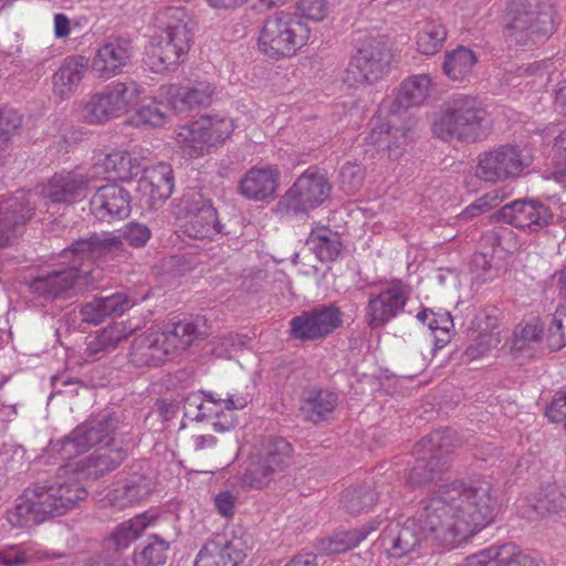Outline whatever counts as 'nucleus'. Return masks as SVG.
<instances>
[{
  "label": "nucleus",
  "mask_w": 566,
  "mask_h": 566,
  "mask_svg": "<svg viewBox=\"0 0 566 566\" xmlns=\"http://www.w3.org/2000/svg\"><path fill=\"white\" fill-rule=\"evenodd\" d=\"M167 356L163 332L150 328L134 338L128 360L138 368L153 367L160 365Z\"/></svg>",
  "instance_id": "nucleus-26"
},
{
  "label": "nucleus",
  "mask_w": 566,
  "mask_h": 566,
  "mask_svg": "<svg viewBox=\"0 0 566 566\" xmlns=\"http://www.w3.org/2000/svg\"><path fill=\"white\" fill-rule=\"evenodd\" d=\"M457 441L455 431L450 428L436 430L413 447L416 462L408 474V483L419 486L440 479L449 470V453Z\"/></svg>",
  "instance_id": "nucleus-7"
},
{
  "label": "nucleus",
  "mask_w": 566,
  "mask_h": 566,
  "mask_svg": "<svg viewBox=\"0 0 566 566\" xmlns=\"http://www.w3.org/2000/svg\"><path fill=\"white\" fill-rule=\"evenodd\" d=\"M293 448L282 437H269L264 444V453L260 455L277 473L290 464Z\"/></svg>",
  "instance_id": "nucleus-45"
},
{
  "label": "nucleus",
  "mask_w": 566,
  "mask_h": 566,
  "mask_svg": "<svg viewBox=\"0 0 566 566\" xmlns=\"http://www.w3.org/2000/svg\"><path fill=\"white\" fill-rule=\"evenodd\" d=\"M214 92L216 87L209 82L195 81L186 85H161L159 96L167 99L175 113L187 114L190 111L210 106Z\"/></svg>",
  "instance_id": "nucleus-20"
},
{
  "label": "nucleus",
  "mask_w": 566,
  "mask_h": 566,
  "mask_svg": "<svg viewBox=\"0 0 566 566\" xmlns=\"http://www.w3.org/2000/svg\"><path fill=\"white\" fill-rule=\"evenodd\" d=\"M276 472L261 457L251 462L245 470L242 481L243 484L253 489L266 486Z\"/></svg>",
  "instance_id": "nucleus-50"
},
{
  "label": "nucleus",
  "mask_w": 566,
  "mask_h": 566,
  "mask_svg": "<svg viewBox=\"0 0 566 566\" xmlns=\"http://www.w3.org/2000/svg\"><path fill=\"white\" fill-rule=\"evenodd\" d=\"M150 230L147 226L130 222L119 232H92L86 238L75 240L67 249L64 250V256L71 253L78 260H87L92 262L109 263L119 258H124L126 253L124 240L134 248L144 247L150 239Z\"/></svg>",
  "instance_id": "nucleus-5"
},
{
  "label": "nucleus",
  "mask_w": 566,
  "mask_h": 566,
  "mask_svg": "<svg viewBox=\"0 0 566 566\" xmlns=\"http://www.w3.org/2000/svg\"><path fill=\"white\" fill-rule=\"evenodd\" d=\"M166 119V113L163 105L157 102H151L148 105H143L129 118V123L136 127H160Z\"/></svg>",
  "instance_id": "nucleus-49"
},
{
  "label": "nucleus",
  "mask_w": 566,
  "mask_h": 566,
  "mask_svg": "<svg viewBox=\"0 0 566 566\" xmlns=\"http://www.w3.org/2000/svg\"><path fill=\"white\" fill-rule=\"evenodd\" d=\"M551 208L536 199L515 200L497 210L493 218L518 229L537 232L553 220Z\"/></svg>",
  "instance_id": "nucleus-19"
},
{
  "label": "nucleus",
  "mask_w": 566,
  "mask_h": 566,
  "mask_svg": "<svg viewBox=\"0 0 566 566\" xmlns=\"http://www.w3.org/2000/svg\"><path fill=\"white\" fill-rule=\"evenodd\" d=\"M476 62L478 59L474 52L460 45L455 50L446 53L442 70L449 78L463 81L472 74Z\"/></svg>",
  "instance_id": "nucleus-41"
},
{
  "label": "nucleus",
  "mask_w": 566,
  "mask_h": 566,
  "mask_svg": "<svg viewBox=\"0 0 566 566\" xmlns=\"http://www.w3.org/2000/svg\"><path fill=\"white\" fill-rule=\"evenodd\" d=\"M21 125V116L10 107L0 108V130L7 142H10L12 133Z\"/></svg>",
  "instance_id": "nucleus-61"
},
{
  "label": "nucleus",
  "mask_w": 566,
  "mask_h": 566,
  "mask_svg": "<svg viewBox=\"0 0 566 566\" xmlns=\"http://www.w3.org/2000/svg\"><path fill=\"white\" fill-rule=\"evenodd\" d=\"M551 422H563L566 419V390H559L555 394L552 402L545 411Z\"/></svg>",
  "instance_id": "nucleus-62"
},
{
  "label": "nucleus",
  "mask_w": 566,
  "mask_h": 566,
  "mask_svg": "<svg viewBox=\"0 0 566 566\" xmlns=\"http://www.w3.org/2000/svg\"><path fill=\"white\" fill-rule=\"evenodd\" d=\"M532 161L533 157L525 147L504 144L478 155L474 175L485 182H504L520 177Z\"/></svg>",
  "instance_id": "nucleus-10"
},
{
  "label": "nucleus",
  "mask_w": 566,
  "mask_h": 566,
  "mask_svg": "<svg viewBox=\"0 0 566 566\" xmlns=\"http://www.w3.org/2000/svg\"><path fill=\"white\" fill-rule=\"evenodd\" d=\"M499 333H479L473 343L465 349L470 359H476L500 344Z\"/></svg>",
  "instance_id": "nucleus-57"
},
{
  "label": "nucleus",
  "mask_w": 566,
  "mask_h": 566,
  "mask_svg": "<svg viewBox=\"0 0 566 566\" xmlns=\"http://www.w3.org/2000/svg\"><path fill=\"white\" fill-rule=\"evenodd\" d=\"M447 34V29L440 21H426L417 35V50L424 55L438 53L442 49Z\"/></svg>",
  "instance_id": "nucleus-44"
},
{
  "label": "nucleus",
  "mask_w": 566,
  "mask_h": 566,
  "mask_svg": "<svg viewBox=\"0 0 566 566\" xmlns=\"http://www.w3.org/2000/svg\"><path fill=\"white\" fill-rule=\"evenodd\" d=\"M160 33L147 48L144 62L154 73L175 70L190 49L195 22L180 7L160 10L156 17Z\"/></svg>",
  "instance_id": "nucleus-2"
},
{
  "label": "nucleus",
  "mask_w": 566,
  "mask_h": 566,
  "mask_svg": "<svg viewBox=\"0 0 566 566\" xmlns=\"http://www.w3.org/2000/svg\"><path fill=\"white\" fill-rule=\"evenodd\" d=\"M431 78L427 74L412 76L400 84L391 112L421 105L429 96Z\"/></svg>",
  "instance_id": "nucleus-37"
},
{
  "label": "nucleus",
  "mask_w": 566,
  "mask_h": 566,
  "mask_svg": "<svg viewBox=\"0 0 566 566\" xmlns=\"http://www.w3.org/2000/svg\"><path fill=\"white\" fill-rule=\"evenodd\" d=\"M235 497L229 491L221 492L214 497L218 512L224 517H231L234 513Z\"/></svg>",
  "instance_id": "nucleus-64"
},
{
  "label": "nucleus",
  "mask_w": 566,
  "mask_h": 566,
  "mask_svg": "<svg viewBox=\"0 0 566 566\" xmlns=\"http://www.w3.org/2000/svg\"><path fill=\"white\" fill-rule=\"evenodd\" d=\"M306 245L321 262L335 261L343 250L339 235L326 228L312 231L306 239Z\"/></svg>",
  "instance_id": "nucleus-40"
},
{
  "label": "nucleus",
  "mask_w": 566,
  "mask_h": 566,
  "mask_svg": "<svg viewBox=\"0 0 566 566\" xmlns=\"http://www.w3.org/2000/svg\"><path fill=\"white\" fill-rule=\"evenodd\" d=\"M442 486L448 495L453 494L452 504L471 535L493 521L497 496L488 479L479 478L469 482L459 480Z\"/></svg>",
  "instance_id": "nucleus-6"
},
{
  "label": "nucleus",
  "mask_w": 566,
  "mask_h": 566,
  "mask_svg": "<svg viewBox=\"0 0 566 566\" xmlns=\"http://www.w3.org/2000/svg\"><path fill=\"white\" fill-rule=\"evenodd\" d=\"M279 176L280 172L274 167H253L241 179L239 192L251 200H264L274 196L279 185Z\"/></svg>",
  "instance_id": "nucleus-31"
},
{
  "label": "nucleus",
  "mask_w": 566,
  "mask_h": 566,
  "mask_svg": "<svg viewBox=\"0 0 566 566\" xmlns=\"http://www.w3.org/2000/svg\"><path fill=\"white\" fill-rule=\"evenodd\" d=\"M32 192L20 190L11 196L0 197V247L10 245L17 228L24 226L33 216L35 203Z\"/></svg>",
  "instance_id": "nucleus-21"
},
{
  "label": "nucleus",
  "mask_w": 566,
  "mask_h": 566,
  "mask_svg": "<svg viewBox=\"0 0 566 566\" xmlns=\"http://www.w3.org/2000/svg\"><path fill=\"white\" fill-rule=\"evenodd\" d=\"M185 416H192L193 420L201 421L207 418L206 405L201 391L187 395L181 401Z\"/></svg>",
  "instance_id": "nucleus-60"
},
{
  "label": "nucleus",
  "mask_w": 566,
  "mask_h": 566,
  "mask_svg": "<svg viewBox=\"0 0 566 566\" xmlns=\"http://www.w3.org/2000/svg\"><path fill=\"white\" fill-rule=\"evenodd\" d=\"M232 133V123L224 118L201 116L198 120L185 126L179 134L185 156L199 157L205 150L222 144Z\"/></svg>",
  "instance_id": "nucleus-17"
},
{
  "label": "nucleus",
  "mask_w": 566,
  "mask_h": 566,
  "mask_svg": "<svg viewBox=\"0 0 566 566\" xmlns=\"http://www.w3.org/2000/svg\"><path fill=\"white\" fill-rule=\"evenodd\" d=\"M379 523L371 522L358 528L339 531L322 541V549L326 554L345 553L359 545L373 531H376Z\"/></svg>",
  "instance_id": "nucleus-39"
},
{
  "label": "nucleus",
  "mask_w": 566,
  "mask_h": 566,
  "mask_svg": "<svg viewBox=\"0 0 566 566\" xmlns=\"http://www.w3.org/2000/svg\"><path fill=\"white\" fill-rule=\"evenodd\" d=\"M99 277V269L83 271L73 265L34 277L29 289L31 293L45 301L70 298L80 292L98 289Z\"/></svg>",
  "instance_id": "nucleus-11"
},
{
  "label": "nucleus",
  "mask_w": 566,
  "mask_h": 566,
  "mask_svg": "<svg viewBox=\"0 0 566 566\" xmlns=\"http://www.w3.org/2000/svg\"><path fill=\"white\" fill-rule=\"evenodd\" d=\"M408 297L400 285H392L370 297L366 308V323L371 329L384 327L406 305Z\"/></svg>",
  "instance_id": "nucleus-25"
},
{
  "label": "nucleus",
  "mask_w": 566,
  "mask_h": 566,
  "mask_svg": "<svg viewBox=\"0 0 566 566\" xmlns=\"http://www.w3.org/2000/svg\"><path fill=\"white\" fill-rule=\"evenodd\" d=\"M174 175L169 165L160 163L157 166L145 168L140 179V187L149 190L150 198L165 201L174 190Z\"/></svg>",
  "instance_id": "nucleus-36"
},
{
  "label": "nucleus",
  "mask_w": 566,
  "mask_h": 566,
  "mask_svg": "<svg viewBox=\"0 0 566 566\" xmlns=\"http://www.w3.org/2000/svg\"><path fill=\"white\" fill-rule=\"evenodd\" d=\"M140 88L134 81L116 82L91 96L84 106V119L101 124L127 113L137 104Z\"/></svg>",
  "instance_id": "nucleus-14"
},
{
  "label": "nucleus",
  "mask_w": 566,
  "mask_h": 566,
  "mask_svg": "<svg viewBox=\"0 0 566 566\" xmlns=\"http://www.w3.org/2000/svg\"><path fill=\"white\" fill-rule=\"evenodd\" d=\"M431 331H441L446 334V337L438 338L436 340V349L442 348L449 342V331L453 327V319L449 312L434 313L427 323Z\"/></svg>",
  "instance_id": "nucleus-59"
},
{
  "label": "nucleus",
  "mask_w": 566,
  "mask_h": 566,
  "mask_svg": "<svg viewBox=\"0 0 566 566\" xmlns=\"http://www.w3.org/2000/svg\"><path fill=\"white\" fill-rule=\"evenodd\" d=\"M378 493L369 484L350 486L342 492L339 503L352 515L368 512L377 502Z\"/></svg>",
  "instance_id": "nucleus-43"
},
{
  "label": "nucleus",
  "mask_w": 566,
  "mask_h": 566,
  "mask_svg": "<svg viewBox=\"0 0 566 566\" xmlns=\"http://www.w3.org/2000/svg\"><path fill=\"white\" fill-rule=\"evenodd\" d=\"M132 472L123 482L122 488L115 490L114 500L120 506L133 505L146 500L155 490V481L143 463Z\"/></svg>",
  "instance_id": "nucleus-33"
},
{
  "label": "nucleus",
  "mask_w": 566,
  "mask_h": 566,
  "mask_svg": "<svg viewBox=\"0 0 566 566\" xmlns=\"http://www.w3.org/2000/svg\"><path fill=\"white\" fill-rule=\"evenodd\" d=\"M170 543L159 535H153L150 542L140 552L134 553L136 566H158L165 564Z\"/></svg>",
  "instance_id": "nucleus-47"
},
{
  "label": "nucleus",
  "mask_w": 566,
  "mask_h": 566,
  "mask_svg": "<svg viewBox=\"0 0 566 566\" xmlns=\"http://www.w3.org/2000/svg\"><path fill=\"white\" fill-rule=\"evenodd\" d=\"M332 186L325 174L311 167L305 170L276 203L275 211L285 214L307 213L319 207L331 195Z\"/></svg>",
  "instance_id": "nucleus-13"
},
{
  "label": "nucleus",
  "mask_w": 566,
  "mask_h": 566,
  "mask_svg": "<svg viewBox=\"0 0 566 566\" xmlns=\"http://www.w3.org/2000/svg\"><path fill=\"white\" fill-rule=\"evenodd\" d=\"M532 506L542 516H564L566 514V485L547 483L542 486Z\"/></svg>",
  "instance_id": "nucleus-38"
},
{
  "label": "nucleus",
  "mask_w": 566,
  "mask_h": 566,
  "mask_svg": "<svg viewBox=\"0 0 566 566\" xmlns=\"http://www.w3.org/2000/svg\"><path fill=\"white\" fill-rule=\"evenodd\" d=\"M126 337L118 326L107 327L101 331L91 342L90 349L94 354L108 353L115 349Z\"/></svg>",
  "instance_id": "nucleus-51"
},
{
  "label": "nucleus",
  "mask_w": 566,
  "mask_h": 566,
  "mask_svg": "<svg viewBox=\"0 0 566 566\" xmlns=\"http://www.w3.org/2000/svg\"><path fill=\"white\" fill-rule=\"evenodd\" d=\"M544 333V326L538 318L527 323L518 333L515 334L514 348L523 350L530 344L541 342Z\"/></svg>",
  "instance_id": "nucleus-53"
},
{
  "label": "nucleus",
  "mask_w": 566,
  "mask_h": 566,
  "mask_svg": "<svg viewBox=\"0 0 566 566\" xmlns=\"http://www.w3.org/2000/svg\"><path fill=\"white\" fill-rule=\"evenodd\" d=\"M461 566H534V560L512 544L491 546L465 558Z\"/></svg>",
  "instance_id": "nucleus-30"
},
{
  "label": "nucleus",
  "mask_w": 566,
  "mask_h": 566,
  "mask_svg": "<svg viewBox=\"0 0 566 566\" xmlns=\"http://www.w3.org/2000/svg\"><path fill=\"white\" fill-rule=\"evenodd\" d=\"M391 52L386 36L368 35L356 46L346 71V81L354 84H373L388 71Z\"/></svg>",
  "instance_id": "nucleus-12"
},
{
  "label": "nucleus",
  "mask_w": 566,
  "mask_h": 566,
  "mask_svg": "<svg viewBox=\"0 0 566 566\" xmlns=\"http://www.w3.org/2000/svg\"><path fill=\"white\" fill-rule=\"evenodd\" d=\"M546 339L553 350L566 345V300L556 307L547 327Z\"/></svg>",
  "instance_id": "nucleus-48"
},
{
  "label": "nucleus",
  "mask_w": 566,
  "mask_h": 566,
  "mask_svg": "<svg viewBox=\"0 0 566 566\" xmlns=\"http://www.w3.org/2000/svg\"><path fill=\"white\" fill-rule=\"evenodd\" d=\"M184 216V232L193 239H212L217 234H229L226 224L218 219L217 210L201 192L190 190L182 196L178 206Z\"/></svg>",
  "instance_id": "nucleus-16"
},
{
  "label": "nucleus",
  "mask_w": 566,
  "mask_h": 566,
  "mask_svg": "<svg viewBox=\"0 0 566 566\" xmlns=\"http://www.w3.org/2000/svg\"><path fill=\"white\" fill-rule=\"evenodd\" d=\"M343 325V313L335 303L318 305L291 319V336L300 340L325 338Z\"/></svg>",
  "instance_id": "nucleus-18"
},
{
  "label": "nucleus",
  "mask_w": 566,
  "mask_h": 566,
  "mask_svg": "<svg viewBox=\"0 0 566 566\" xmlns=\"http://www.w3.org/2000/svg\"><path fill=\"white\" fill-rule=\"evenodd\" d=\"M80 315L82 322L93 325L102 324L108 317L99 297L83 304L80 307Z\"/></svg>",
  "instance_id": "nucleus-58"
},
{
  "label": "nucleus",
  "mask_w": 566,
  "mask_h": 566,
  "mask_svg": "<svg viewBox=\"0 0 566 566\" xmlns=\"http://www.w3.org/2000/svg\"><path fill=\"white\" fill-rule=\"evenodd\" d=\"M492 126L493 119L482 101L457 94L433 119L431 129L436 137L444 142L478 143L489 136Z\"/></svg>",
  "instance_id": "nucleus-3"
},
{
  "label": "nucleus",
  "mask_w": 566,
  "mask_h": 566,
  "mask_svg": "<svg viewBox=\"0 0 566 566\" xmlns=\"http://www.w3.org/2000/svg\"><path fill=\"white\" fill-rule=\"evenodd\" d=\"M205 396L206 402L213 405L214 407H219L221 403H224L226 411H233L234 409H243L248 405V399L245 397H239L237 399L233 396H228L227 398L216 397L211 391H201V396Z\"/></svg>",
  "instance_id": "nucleus-63"
},
{
  "label": "nucleus",
  "mask_w": 566,
  "mask_h": 566,
  "mask_svg": "<svg viewBox=\"0 0 566 566\" xmlns=\"http://www.w3.org/2000/svg\"><path fill=\"white\" fill-rule=\"evenodd\" d=\"M148 524L149 518L146 514L137 515L134 518L120 523L106 541V548H113L115 551L113 555L119 554L122 549L128 547L133 541L140 536Z\"/></svg>",
  "instance_id": "nucleus-42"
},
{
  "label": "nucleus",
  "mask_w": 566,
  "mask_h": 566,
  "mask_svg": "<svg viewBox=\"0 0 566 566\" xmlns=\"http://www.w3.org/2000/svg\"><path fill=\"white\" fill-rule=\"evenodd\" d=\"M117 427L113 413L99 415L78 424L67 436L56 442H51L52 451L63 460H71L88 449L111 439Z\"/></svg>",
  "instance_id": "nucleus-15"
},
{
  "label": "nucleus",
  "mask_w": 566,
  "mask_h": 566,
  "mask_svg": "<svg viewBox=\"0 0 566 566\" xmlns=\"http://www.w3.org/2000/svg\"><path fill=\"white\" fill-rule=\"evenodd\" d=\"M364 178V169L357 164L347 163L340 168V188L347 193H355L361 187Z\"/></svg>",
  "instance_id": "nucleus-52"
},
{
  "label": "nucleus",
  "mask_w": 566,
  "mask_h": 566,
  "mask_svg": "<svg viewBox=\"0 0 566 566\" xmlns=\"http://www.w3.org/2000/svg\"><path fill=\"white\" fill-rule=\"evenodd\" d=\"M88 70V59L67 56L52 76L53 93L61 99L73 96Z\"/></svg>",
  "instance_id": "nucleus-29"
},
{
  "label": "nucleus",
  "mask_w": 566,
  "mask_h": 566,
  "mask_svg": "<svg viewBox=\"0 0 566 566\" xmlns=\"http://www.w3.org/2000/svg\"><path fill=\"white\" fill-rule=\"evenodd\" d=\"M99 298L108 317L120 316L134 305V301L127 294L122 292L102 296Z\"/></svg>",
  "instance_id": "nucleus-56"
},
{
  "label": "nucleus",
  "mask_w": 566,
  "mask_h": 566,
  "mask_svg": "<svg viewBox=\"0 0 566 566\" xmlns=\"http://www.w3.org/2000/svg\"><path fill=\"white\" fill-rule=\"evenodd\" d=\"M326 0H300L296 4V14L302 20L323 21L328 14Z\"/></svg>",
  "instance_id": "nucleus-54"
},
{
  "label": "nucleus",
  "mask_w": 566,
  "mask_h": 566,
  "mask_svg": "<svg viewBox=\"0 0 566 566\" xmlns=\"http://www.w3.org/2000/svg\"><path fill=\"white\" fill-rule=\"evenodd\" d=\"M102 165L109 179L128 180L137 175L138 167L133 165V158L124 151H114L106 155Z\"/></svg>",
  "instance_id": "nucleus-46"
},
{
  "label": "nucleus",
  "mask_w": 566,
  "mask_h": 566,
  "mask_svg": "<svg viewBox=\"0 0 566 566\" xmlns=\"http://www.w3.org/2000/svg\"><path fill=\"white\" fill-rule=\"evenodd\" d=\"M311 30L296 13L279 11L265 20L260 50L273 60L290 57L307 44Z\"/></svg>",
  "instance_id": "nucleus-8"
},
{
  "label": "nucleus",
  "mask_w": 566,
  "mask_h": 566,
  "mask_svg": "<svg viewBox=\"0 0 566 566\" xmlns=\"http://www.w3.org/2000/svg\"><path fill=\"white\" fill-rule=\"evenodd\" d=\"M504 34L516 45L535 44L555 30L549 11L538 10V0H512Z\"/></svg>",
  "instance_id": "nucleus-9"
},
{
  "label": "nucleus",
  "mask_w": 566,
  "mask_h": 566,
  "mask_svg": "<svg viewBox=\"0 0 566 566\" xmlns=\"http://www.w3.org/2000/svg\"><path fill=\"white\" fill-rule=\"evenodd\" d=\"M90 210L99 221L124 219L130 213L129 192L116 184L98 187L91 198Z\"/></svg>",
  "instance_id": "nucleus-23"
},
{
  "label": "nucleus",
  "mask_w": 566,
  "mask_h": 566,
  "mask_svg": "<svg viewBox=\"0 0 566 566\" xmlns=\"http://www.w3.org/2000/svg\"><path fill=\"white\" fill-rule=\"evenodd\" d=\"M168 355L174 350H186L196 339L208 335L206 322L197 317L196 322L180 321L172 328L163 332Z\"/></svg>",
  "instance_id": "nucleus-35"
},
{
  "label": "nucleus",
  "mask_w": 566,
  "mask_h": 566,
  "mask_svg": "<svg viewBox=\"0 0 566 566\" xmlns=\"http://www.w3.org/2000/svg\"><path fill=\"white\" fill-rule=\"evenodd\" d=\"M453 494L448 495L440 485L436 495L423 503L419 524L426 541L441 547H454L471 535L467 524L454 509Z\"/></svg>",
  "instance_id": "nucleus-4"
},
{
  "label": "nucleus",
  "mask_w": 566,
  "mask_h": 566,
  "mask_svg": "<svg viewBox=\"0 0 566 566\" xmlns=\"http://www.w3.org/2000/svg\"><path fill=\"white\" fill-rule=\"evenodd\" d=\"M127 457L123 448L106 449L104 452H94L76 463L74 471L86 478L97 480L105 473L118 468Z\"/></svg>",
  "instance_id": "nucleus-34"
},
{
  "label": "nucleus",
  "mask_w": 566,
  "mask_h": 566,
  "mask_svg": "<svg viewBox=\"0 0 566 566\" xmlns=\"http://www.w3.org/2000/svg\"><path fill=\"white\" fill-rule=\"evenodd\" d=\"M91 178L71 170L55 174L42 186L41 195L52 203L71 205L85 196Z\"/></svg>",
  "instance_id": "nucleus-24"
},
{
  "label": "nucleus",
  "mask_w": 566,
  "mask_h": 566,
  "mask_svg": "<svg viewBox=\"0 0 566 566\" xmlns=\"http://www.w3.org/2000/svg\"><path fill=\"white\" fill-rule=\"evenodd\" d=\"M338 402V396L329 390L312 387L302 392L300 416L313 423L328 419Z\"/></svg>",
  "instance_id": "nucleus-32"
},
{
  "label": "nucleus",
  "mask_w": 566,
  "mask_h": 566,
  "mask_svg": "<svg viewBox=\"0 0 566 566\" xmlns=\"http://www.w3.org/2000/svg\"><path fill=\"white\" fill-rule=\"evenodd\" d=\"M391 134L392 127L389 124L377 119L373 123L370 132L365 137V140L367 144L374 145L378 149L392 150V145L390 144Z\"/></svg>",
  "instance_id": "nucleus-55"
},
{
  "label": "nucleus",
  "mask_w": 566,
  "mask_h": 566,
  "mask_svg": "<svg viewBox=\"0 0 566 566\" xmlns=\"http://www.w3.org/2000/svg\"><path fill=\"white\" fill-rule=\"evenodd\" d=\"M130 57V41L119 38L107 42L97 50L92 61V70L99 77H111L120 72Z\"/></svg>",
  "instance_id": "nucleus-28"
},
{
  "label": "nucleus",
  "mask_w": 566,
  "mask_h": 566,
  "mask_svg": "<svg viewBox=\"0 0 566 566\" xmlns=\"http://www.w3.org/2000/svg\"><path fill=\"white\" fill-rule=\"evenodd\" d=\"M64 467L59 474L43 482L28 486L18 497L15 505L6 513V518L12 527L30 528L49 520L65 515L84 501L87 492L74 478H65Z\"/></svg>",
  "instance_id": "nucleus-1"
},
{
  "label": "nucleus",
  "mask_w": 566,
  "mask_h": 566,
  "mask_svg": "<svg viewBox=\"0 0 566 566\" xmlns=\"http://www.w3.org/2000/svg\"><path fill=\"white\" fill-rule=\"evenodd\" d=\"M247 553L240 539L218 537L208 541L197 555L195 566H239Z\"/></svg>",
  "instance_id": "nucleus-27"
},
{
  "label": "nucleus",
  "mask_w": 566,
  "mask_h": 566,
  "mask_svg": "<svg viewBox=\"0 0 566 566\" xmlns=\"http://www.w3.org/2000/svg\"><path fill=\"white\" fill-rule=\"evenodd\" d=\"M379 539L390 556L400 558L416 551L424 538L419 521L408 518L405 523L390 522Z\"/></svg>",
  "instance_id": "nucleus-22"
}]
</instances>
